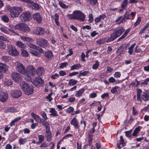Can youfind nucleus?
I'll return each instance as SVG.
<instances>
[{
    "mask_svg": "<svg viewBox=\"0 0 149 149\" xmlns=\"http://www.w3.org/2000/svg\"><path fill=\"white\" fill-rule=\"evenodd\" d=\"M59 4L60 6L63 8H67L68 7V6L66 5L65 4L61 1L59 2Z\"/></svg>",
    "mask_w": 149,
    "mask_h": 149,
    "instance_id": "obj_44",
    "label": "nucleus"
},
{
    "mask_svg": "<svg viewBox=\"0 0 149 149\" xmlns=\"http://www.w3.org/2000/svg\"><path fill=\"white\" fill-rule=\"evenodd\" d=\"M28 3L31 4V6L32 9L35 10H37L39 9V6L38 5L37 3H35L31 0H30Z\"/></svg>",
    "mask_w": 149,
    "mask_h": 149,
    "instance_id": "obj_23",
    "label": "nucleus"
},
{
    "mask_svg": "<svg viewBox=\"0 0 149 149\" xmlns=\"http://www.w3.org/2000/svg\"><path fill=\"white\" fill-rule=\"evenodd\" d=\"M17 29L25 33H29L31 31L29 26L25 24L21 23L15 25V27Z\"/></svg>",
    "mask_w": 149,
    "mask_h": 149,
    "instance_id": "obj_6",
    "label": "nucleus"
},
{
    "mask_svg": "<svg viewBox=\"0 0 149 149\" xmlns=\"http://www.w3.org/2000/svg\"><path fill=\"white\" fill-rule=\"evenodd\" d=\"M20 38L24 41H26L28 42H32L33 41V40L31 38L26 36H21Z\"/></svg>",
    "mask_w": 149,
    "mask_h": 149,
    "instance_id": "obj_25",
    "label": "nucleus"
},
{
    "mask_svg": "<svg viewBox=\"0 0 149 149\" xmlns=\"http://www.w3.org/2000/svg\"><path fill=\"white\" fill-rule=\"evenodd\" d=\"M141 18L140 17H139L138 18L136 21L134 23V27H136L139 24L140 22H141Z\"/></svg>",
    "mask_w": 149,
    "mask_h": 149,
    "instance_id": "obj_51",
    "label": "nucleus"
},
{
    "mask_svg": "<svg viewBox=\"0 0 149 149\" xmlns=\"http://www.w3.org/2000/svg\"><path fill=\"white\" fill-rule=\"evenodd\" d=\"M89 21L90 22H92L93 21V15L91 14H90L89 15Z\"/></svg>",
    "mask_w": 149,
    "mask_h": 149,
    "instance_id": "obj_63",
    "label": "nucleus"
},
{
    "mask_svg": "<svg viewBox=\"0 0 149 149\" xmlns=\"http://www.w3.org/2000/svg\"><path fill=\"white\" fill-rule=\"evenodd\" d=\"M85 91L84 88H82L79 90L76 91V93L75 96L77 97H79L81 96Z\"/></svg>",
    "mask_w": 149,
    "mask_h": 149,
    "instance_id": "obj_31",
    "label": "nucleus"
},
{
    "mask_svg": "<svg viewBox=\"0 0 149 149\" xmlns=\"http://www.w3.org/2000/svg\"><path fill=\"white\" fill-rule=\"evenodd\" d=\"M68 19H77L83 22L84 21L85 16L81 11L75 10L72 14L67 15Z\"/></svg>",
    "mask_w": 149,
    "mask_h": 149,
    "instance_id": "obj_1",
    "label": "nucleus"
},
{
    "mask_svg": "<svg viewBox=\"0 0 149 149\" xmlns=\"http://www.w3.org/2000/svg\"><path fill=\"white\" fill-rule=\"evenodd\" d=\"M8 98V92L6 91H3L0 94V101L1 102L6 101Z\"/></svg>",
    "mask_w": 149,
    "mask_h": 149,
    "instance_id": "obj_12",
    "label": "nucleus"
},
{
    "mask_svg": "<svg viewBox=\"0 0 149 149\" xmlns=\"http://www.w3.org/2000/svg\"><path fill=\"white\" fill-rule=\"evenodd\" d=\"M74 110V109L73 107H69L67 109V112L68 113H70L73 112Z\"/></svg>",
    "mask_w": 149,
    "mask_h": 149,
    "instance_id": "obj_62",
    "label": "nucleus"
},
{
    "mask_svg": "<svg viewBox=\"0 0 149 149\" xmlns=\"http://www.w3.org/2000/svg\"><path fill=\"white\" fill-rule=\"evenodd\" d=\"M119 87L116 86L113 88L111 90V92L113 94H114L118 92L117 89L119 88Z\"/></svg>",
    "mask_w": 149,
    "mask_h": 149,
    "instance_id": "obj_45",
    "label": "nucleus"
},
{
    "mask_svg": "<svg viewBox=\"0 0 149 149\" xmlns=\"http://www.w3.org/2000/svg\"><path fill=\"white\" fill-rule=\"evenodd\" d=\"M37 44L39 46L43 47L46 48L49 47V43L45 39L42 38L36 40Z\"/></svg>",
    "mask_w": 149,
    "mask_h": 149,
    "instance_id": "obj_9",
    "label": "nucleus"
},
{
    "mask_svg": "<svg viewBox=\"0 0 149 149\" xmlns=\"http://www.w3.org/2000/svg\"><path fill=\"white\" fill-rule=\"evenodd\" d=\"M44 136L43 135H39L38 136V139L39 140V142L41 143L44 141Z\"/></svg>",
    "mask_w": 149,
    "mask_h": 149,
    "instance_id": "obj_43",
    "label": "nucleus"
},
{
    "mask_svg": "<svg viewBox=\"0 0 149 149\" xmlns=\"http://www.w3.org/2000/svg\"><path fill=\"white\" fill-rule=\"evenodd\" d=\"M60 68H63L64 67H65L68 65V63L66 62L62 63L60 64Z\"/></svg>",
    "mask_w": 149,
    "mask_h": 149,
    "instance_id": "obj_61",
    "label": "nucleus"
},
{
    "mask_svg": "<svg viewBox=\"0 0 149 149\" xmlns=\"http://www.w3.org/2000/svg\"><path fill=\"white\" fill-rule=\"evenodd\" d=\"M40 114L45 120H47V119L46 114L45 112H41L40 113Z\"/></svg>",
    "mask_w": 149,
    "mask_h": 149,
    "instance_id": "obj_52",
    "label": "nucleus"
},
{
    "mask_svg": "<svg viewBox=\"0 0 149 149\" xmlns=\"http://www.w3.org/2000/svg\"><path fill=\"white\" fill-rule=\"evenodd\" d=\"M30 52L34 56L38 57H40V54L38 52L36 51H35L32 49H31L30 51Z\"/></svg>",
    "mask_w": 149,
    "mask_h": 149,
    "instance_id": "obj_38",
    "label": "nucleus"
},
{
    "mask_svg": "<svg viewBox=\"0 0 149 149\" xmlns=\"http://www.w3.org/2000/svg\"><path fill=\"white\" fill-rule=\"evenodd\" d=\"M23 10L22 7H15L10 11V15L13 18L17 17Z\"/></svg>",
    "mask_w": 149,
    "mask_h": 149,
    "instance_id": "obj_5",
    "label": "nucleus"
},
{
    "mask_svg": "<svg viewBox=\"0 0 149 149\" xmlns=\"http://www.w3.org/2000/svg\"><path fill=\"white\" fill-rule=\"evenodd\" d=\"M20 86L25 94L29 95L33 93L34 90L32 85H30L25 81H23L20 83Z\"/></svg>",
    "mask_w": 149,
    "mask_h": 149,
    "instance_id": "obj_2",
    "label": "nucleus"
},
{
    "mask_svg": "<svg viewBox=\"0 0 149 149\" xmlns=\"http://www.w3.org/2000/svg\"><path fill=\"white\" fill-rule=\"evenodd\" d=\"M44 55L49 60H51L53 57V55L52 51L47 50L44 53Z\"/></svg>",
    "mask_w": 149,
    "mask_h": 149,
    "instance_id": "obj_17",
    "label": "nucleus"
},
{
    "mask_svg": "<svg viewBox=\"0 0 149 149\" xmlns=\"http://www.w3.org/2000/svg\"><path fill=\"white\" fill-rule=\"evenodd\" d=\"M2 20L5 22H7L9 21L8 17L6 15H3L1 18Z\"/></svg>",
    "mask_w": 149,
    "mask_h": 149,
    "instance_id": "obj_46",
    "label": "nucleus"
},
{
    "mask_svg": "<svg viewBox=\"0 0 149 149\" xmlns=\"http://www.w3.org/2000/svg\"><path fill=\"white\" fill-rule=\"evenodd\" d=\"M36 72L38 75L41 76L44 73L45 70L43 68L39 67L37 69Z\"/></svg>",
    "mask_w": 149,
    "mask_h": 149,
    "instance_id": "obj_21",
    "label": "nucleus"
},
{
    "mask_svg": "<svg viewBox=\"0 0 149 149\" xmlns=\"http://www.w3.org/2000/svg\"><path fill=\"white\" fill-rule=\"evenodd\" d=\"M77 80H74L73 79H70L69 81L68 84L70 86H74L77 83Z\"/></svg>",
    "mask_w": 149,
    "mask_h": 149,
    "instance_id": "obj_41",
    "label": "nucleus"
},
{
    "mask_svg": "<svg viewBox=\"0 0 149 149\" xmlns=\"http://www.w3.org/2000/svg\"><path fill=\"white\" fill-rule=\"evenodd\" d=\"M26 141V139H20L19 141V143L21 144H24Z\"/></svg>",
    "mask_w": 149,
    "mask_h": 149,
    "instance_id": "obj_49",
    "label": "nucleus"
},
{
    "mask_svg": "<svg viewBox=\"0 0 149 149\" xmlns=\"http://www.w3.org/2000/svg\"><path fill=\"white\" fill-rule=\"evenodd\" d=\"M30 14L29 12H25L22 13L20 15V19L22 21H28L29 20Z\"/></svg>",
    "mask_w": 149,
    "mask_h": 149,
    "instance_id": "obj_11",
    "label": "nucleus"
},
{
    "mask_svg": "<svg viewBox=\"0 0 149 149\" xmlns=\"http://www.w3.org/2000/svg\"><path fill=\"white\" fill-rule=\"evenodd\" d=\"M111 30H114V31L110 35V37L107 39V42H111L120 36L125 31V29L123 28L120 29L118 30L113 29Z\"/></svg>",
    "mask_w": 149,
    "mask_h": 149,
    "instance_id": "obj_4",
    "label": "nucleus"
},
{
    "mask_svg": "<svg viewBox=\"0 0 149 149\" xmlns=\"http://www.w3.org/2000/svg\"><path fill=\"white\" fill-rule=\"evenodd\" d=\"M126 50V48H123L122 46H120L118 49V52L120 54H124Z\"/></svg>",
    "mask_w": 149,
    "mask_h": 149,
    "instance_id": "obj_37",
    "label": "nucleus"
},
{
    "mask_svg": "<svg viewBox=\"0 0 149 149\" xmlns=\"http://www.w3.org/2000/svg\"><path fill=\"white\" fill-rule=\"evenodd\" d=\"M120 142L119 143H118L117 144V147L119 149L121 148V147L120 146V144L122 146H124L126 144V143L125 142L122 136L121 135L120 136Z\"/></svg>",
    "mask_w": 149,
    "mask_h": 149,
    "instance_id": "obj_22",
    "label": "nucleus"
},
{
    "mask_svg": "<svg viewBox=\"0 0 149 149\" xmlns=\"http://www.w3.org/2000/svg\"><path fill=\"white\" fill-rule=\"evenodd\" d=\"M125 136L127 137L130 138L131 136L132 132L131 131H127L125 132Z\"/></svg>",
    "mask_w": 149,
    "mask_h": 149,
    "instance_id": "obj_54",
    "label": "nucleus"
},
{
    "mask_svg": "<svg viewBox=\"0 0 149 149\" xmlns=\"http://www.w3.org/2000/svg\"><path fill=\"white\" fill-rule=\"evenodd\" d=\"M15 68L19 73L23 74H25L26 68L20 62H17L15 64Z\"/></svg>",
    "mask_w": 149,
    "mask_h": 149,
    "instance_id": "obj_7",
    "label": "nucleus"
},
{
    "mask_svg": "<svg viewBox=\"0 0 149 149\" xmlns=\"http://www.w3.org/2000/svg\"><path fill=\"white\" fill-rule=\"evenodd\" d=\"M16 44L19 47L22 49H25L26 47V46L25 44L22 43L19 41H17Z\"/></svg>",
    "mask_w": 149,
    "mask_h": 149,
    "instance_id": "obj_30",
    "label": "nucleus"
},
{
    "mask_svg": "<svg viewBox=\"0 0 149 149\" xmlns=\"http://www.w3.org/2000/svg\"><path fill=\"white\" fill-rule=\"evenodd\" d=\"M12 79L15 82L19 81L21 79V74L17 72H13L11 75Z\"/></svg>",
    "mask_w": 149,
    "mask_h": 149,
    "instance_id": "obj_14",
    "label": "nucleus"
},
{
    "mask_svg": "<svg viewBox=\"0 0 149 149\" xmlns=\"http://www.w3.org/2000/svg\"><path fill=\"white\" fill-rule=\"evenodd\" d=\"M49 112L51 113L50 115H52L53 117H56L58 116L57 112L54 108H50Z\"/></svg>",
    "mask_w": 149,
    "mask_h": 149,
    "instance_id": "obj_29",
    "label": "nucleus"
},
{
    "mask_svg": "<svg viewBox=\"0 0 149 149\" xmlns=\"http://www.w3.org/2000/svg\"><path fill=\"white\" fill-rule=\"evenodd\" d=\"M10 94L13 97L15 98H18L22 95V93L21 91L19 90H11Z\"/></svg>",
    "mask_w": 149,
    "mask_h": 149,
    "instance_id": "obj_13",
    "label": "nucleus"
},
{
    "mask_svg": "<svg viewBox=\"0 0 149 149\" xmlns=\"http://www.w3.org/2000/svg\"><path fill=\"white\" fill-rule=\"evenodd\" d=\"M52 95V93H51L49 94L46 97V99H48L49 102L51 101L53 99L51 97Z\"/></svg>",
    "mask_w": 149,
    "mask_h": 149,
    "instance_id": "obj_60",
    "label": "nucleus"
},
{
    "mask_svg": "<svg viewBox=\"0 0 149 149\" xmlns=\"http://www.w3.org/2000/svg\"><path fill=\"white\" fill-rule=\"evenodd\" d=\"M35 33L36 34L42 35L44 34V29L41 27H37L35 30H34Z\"/></svg>",
    "mask_w": 149,
    "mask_h": 149,
    "instance_id": "obj_19",
    "label": "nucleus"
},
{
    "mask_svg": "<svg viewBox=\"0 0 149 149\" xmlns=\"http://www.w3.org/2000/svg\"><path fill=\"white\" fill-rule=\"evenodd\" d=\"M6 45L4 42H0V48L2 49H4L6 47Z\"/></svg>",
    "mask_w": 149,
    "mask_h": 149,
    "instance_id": "obj_53",
    "label": "nucleus"
},
{
    "mask_svg": "<svg viewBox=\"0 0 149 149\" xmlns=\"http://www.w3.org/2000/svg\"><path fill=\"white\" fill-rule=\"evenodd\" d=\"M92 132V131L91 130L89 132V134H88V144L89 145H91L92 142V141L93 140V135L92 134H91V132Z\"/></svg>",
    "mask_w": 149,
    "mask_h": 149,
    "instance_id": "obj_35",
    "label": "nucleus"
},
{
    "mask_svg": "<svg viewBox=\"0 0 149 149\" xmlns=\"http://www.w3.org/2000/svg\"><path fill=\"white\" fill-rule=\"evenodd\" d=\"M8 52L9 54L12 56H17L19 54V52L15 48L12 46H9Z\"/></svg>",
    "mask_w": 149,
    "mask_h": 149,
    "instance_id": "obj_10",
    "label": "nucleus"
},
{
    "mask_svg": "<svg viewBox=\"0 0 149 149\" xmlns=\"http://www.w3.org/2000/svg\"><path fill=\"white\" fill-rule=\"evenodd\" d=\"M31 82L37 87L42 86L44 84L43 80L39 77H37L33 78V80H32Z\"/></svg>",
    "mask_w": 149,
    "mask_h": 149,
    "instance_id": "obj_8",
    "label": "nucleus"
},
{
    "mask_svg": "<svg viewBox=\"0 0 149 149\" xmlns=\"http://www.w3.org/2000/svg\"><path fill=\"white\" fill-rule=\"evenodd\" d=\"M21 54L22 56L25 57H27L29 55L28 52L24 49H22Z\"/></svg>",
    "mask_w": 149,
    "mask_h": 149,
    "instance_id": "obj_40",
    "label": "nucleus"
},
{
    "mask_svg": "<svg viewBox=\"0 0 149 149\" xmlns=\"http://www.w3.org/2000/svg\"><path fill=\"white\" fill-rule=\"evenodd\" d=\"M42 124L46 127V131L50 130V126L49 123L47 122L43 121L42 123Z\"/></svg>",
    "mask_w": 149,
    "mask_h": 149,
    "instance_id": "obj_36",
    "label": "nucleus"
},
{
    "mask_svg": "<svg viewBox=\"0 0 149 149\" xmlns=\"http://www.w3.org/2000/svg\"><path fill=\"white\" fill-rule=\"evenodd\" d=\"M33 19L39 23H40L42 20L41 15L39 13H36L34 14L33 16Z\"/></svg>",
    "mask_w": 149,
    "mask_h": 149,
    "instance_id": "obj_15",
    "label": "nucleus"
},
{
    "mask_svg": "<svg viewBox=\"0 0 149 149\" xmlns=\"http://www.w3.org/2000/svg\"><path fill=\"white\" fill-rule=\"evenodd\" d=\"M8 66L6 64L0 63V72H6L8 71Z\"/></svg>",
    "mask_w": 149,
    "mask_h": 149,
    "instance_id": "obj_16",
    "label": "nucleus"
},
{
    "mask_svg": "<svg viewBox=\"0 0 149 149\" xmlns=\"http://www.w3.org/2000/svg\"><path fill=\"white\" fill-rule=\"evenodd\" d=\"M128 3V0H124L121 3V8L124 9Z\"/></svg>",
    "mask_w": 149,
    "mask_h": 149,
    "instance_id": "obj_42",
    "label": "nucleus"
},
{
    "mask_svg": "<svg viewBox=\"0 0 149 149\" xmlns=\"http://www.w3.org/2000/svg\"><path fill=\"white\" fill-rule=\"evenodd\" d=\"M107 39L105 38H102L96 41V42L97 44L99 45H101L104 44L105 42L107 43L109 42H107Z\"/></svg>",
    "mask_w": 149,
    "mask_h": 149,
    "instance_id": "obj_33",
    "label": "nucleus"
},
{
    "mask_svg": "<svg viewBox=\"0 0 149 149\" xmlns=\"http://www.w3.org/2000/svg\"><path fill=\"white\" fill-rule=\"evenodd\" d=\"M96 96H97V94L96 93H92L90 94V95H89V97L91 98H94L96 97Z\"/></svg>",
    "mask_w": 149,
    "mask_h": 149,
    "instance_id": "obj_64",
    "label": "nucleus"
},
{
    "mask_svg": "<svg viewBox=\"0 0 149 149\" xmlns=\"http://www.w3.org/2000/svg\"><path fill=\"white\" fill-rule=\"evenodd\" d=\"M138 46L137 45L135 48V52L136 53H141L142 52V50L140 48H138Z\"/></svg>",
    "mask_w": 149,
    "mask_h": 149,
    "instance_id": "obj_56",
    "label": "nucleus"
},
{
    "mask_svg": "<svg viewBox=\"0 0 149 149\" xmlns=\"http://www.w3.org/2000/svg\"><path fill=\"white\" fill-rule=\"evenodd\" d=\"M70 124L74 126L76 128H78L79 127L78 121L75 118H74L70 121Z\"/></svg>",
    "mask_w": 149,
    "mask_h": 149,
    "instance_id": "obj_20",
    "label": "nucleus"
},
{
    "mask_svg": "<svg viewBox=\"0 0 149 149\" xmlns=\"http://www.w3.org/2000/svg\"><path fill=\"white\" fill-rule=\"evenodd\" d=\"M31 115L32 117L38 123H41L42 122V119L39 116L35 114L33 112H32L31 113Z\"/></svg>",
    "mask_w": 149,
    "mask_h": 149,
    "instance_id": "obj_24",
    "label": "nucleus"
},
{
    "mask_svg": "<svg viewBox=\"0 0 149 149\" xmlns=\"http://www.w3.org/2000/svg\"><path fill=\"white\" fill-rule=\"evenodd\" d=\"M148 27L147 26V24H146V25L144 26L143 28H142L140 30L139 32V34H142L143 33L144 31H145L146 29Z\"/></svg>",
    "mask_w": 149,
    "mask_h": 149,
    "instance_id": "obj_57",
    "label": "nucleus"
},
{
    "mask_svg": "<svg viewBox=\"0 0 149 149\" xmlns=\"http://www.w3.org/2000/svg\"><path fill=\"white\" fill-rule=\"evenodd\" d=\"M141 18L140 17H139L138 18L136 21L134 23V27H136L139 24L140 22H141Z\"/></svg>",
    "mask_w": 149,
    "mask_h": 149,
    "instance_id": "obj_50",
    "label": "nucleus"
},
{
    "mask_svg": "<svg viewBox=\"0 0 149 149\" xmlns=\"http://www.w3.org/2000/svg\"><path fill=\"white\" fill-rule=\"evenodd\" d=\"M45 136L47 138V141L49 142L52 140V137L51 132L49 130L46 131Z\"/></svg>",
    "mask_w": 149,
    "mask_h": 149,
    "instance_id": "obj_18",
    "label": "nucleus"
},
{
    "mask_svg": "<svg viewBox=\"0 0 149 149\" xmlns=\"http://www.w3.org/2000/svg\"><path fill=\"white\" fill-rule=\"evenodd\" d=\"M28 46L30 48L35 49L37 47V46L32 43H29L28 45Z\"/></svg>",
    "mask_w": 149,
    "mask_h": 149,
    "instance_id": "obj_59",
    "label": "nucleus"
},
{
    "mask_svg": "<svg viewBox=\"0 0 149 149\" xmlns=\"http://www.w3.org/2000/svg\"><path fill=\"white\" fill-rule=\"evenodd\" d=\"M106 17V16L104 14H102L100 15L99 17H96L95 19L96 22L98 23L100 22L102 19H103Z\"/></svg>",
    "mask_w": 149,
    "mask_h": 149,
    "instance_id": "obj_28",
    "label": "nucleus"
},
{
    "mask_svg": "<svg viewBox=\"0 0 149 149\" xmlns=\"http://www.w3.org/2000/svg\"><path fill=\"white\" fill-rule=\"evenodd\" d=\"M141 98L144 101H146L149 100V96L147 93L143 92L141 94Z\"/></svg>",
    "mask_w": 149,
    "mask_h": 149,
    "instance_id": "obj_27",
    "label": "nucleus"
},
{
    "mask_svg": "<svg viewBox=\"0 0 149 149\" xmlns=\"http://www.w3.org/2000/svg\"><path fill=\"white\" fill-rule=\"evenodd\" d=\"M25 79L27 81H31L32 79L31 75L34 76L36 75V68L31 65H28L26 68Z\"/></svg>",
    "mask_w": 149,
    "mask_h": 149,
    "instance_id": "obj_3",
    "label": "nucleus"
},
{
    "mask_svg": "<svg viewBox=\"0 0 149 149\" xmlns=\"http://www.w3.org/2000/svg\"><path fill=\"white\" fill-rule=\"evenodd\" d=\"M90 4L93 5H95L97 2V0H88Z\"/></svg>",
    "mask_w": 149,
    "mask_h": 149,
    "instance_id": "obj_55",
    "label": "nucleus"
},
{
    "mask_svg": "<svg viewBox=\"0 0 149 149\" xmlns=\"http://www.w3.org/2000/svg\"><path fill=\"white\" fill-rule=\"evenodd\" d=\"M81 67V65L80 64H78L72 65L71 67V70L74 69H78Z\"/></svg>",
    "mask_w": 149,
    "mask_h": 149,
    "instance_id": "obj_39",
    "label": "nucleus"
},
{
    "mask_svg": "<svg viewBox=\"0 0 149 149\" xmlns=\"http://www.w3.org/2000/svg\"><path fill=\"white\" fill-rule=\"evenodd\" d=\"M108 80L109 83H113L115 82V79L113 77H110L109 79Z\"/></svg>",
    "mask_w": 149,
    "mask_h": 149,
    "instance_id": "obj_58",
    "label": "nucleus"
},
{
    "mask_svg": "<svg viewBox=\"0 0 149 149\" xmlns=\"http://www.w3.org/2000/svg\"><path fill=\"white\" fill-rule=\"evenodd\" d=\"M121 75L120 72H115L113 74L114 77L116 78H119L120 77Z\"/></svg>",
    "mask_w": 149,
    "mask_h": 149,
    "instance_id": "obj_48",
    "label": "nucleus"
},
{
    "mask_svg": "<svg viewBox=\"0 0 149 149\" xmlns=\"http://www.w3.org/2000/svg\"><path fill=\"white\" fill-rule=\"evenodd\" d=\"M3 81L4 84L5 85H10L12 84L13 83L10 79H7L6 78L3 79Z\"/></svg>",
    "mask_w": 149,
    "mask_h": 149,
    "instance_id": "obj_26",
    "label": "nucleus"
},
{
    "mask_svg": "<svg viewBox=\"0 0 149 149\" xmlns=\"http://www.w3.org/2000/svg\"><path fill=\"white\" fill-rule=\"evenodd\" d=\"M1 59L3 61L5 62H9L11 60V57L7 56H2Z\"/></svg>",
    "mask_w": 149,
    "mask_h": 149,
    "instance_id": "obj_34",
    "label": "nucleus"
},
{
    "mask_svg": "<svg viewBox=\"0 0 149 149\" xmlns=\"http://www.w3.org/2000/svg\"><path fill=\"white\" fill-rule=\"evenodd\" d=\"M136 92L137 93V100L141 101V94L142 93V90L139 88H137L136 89Z\"/></svg>",
    "mask_w": 149,
    "mask_h": 149,
    "instance_id": "obj_32",
    "label": "nucleus"
},
{
    "mask_svg": "<svg viewBox=\"0 0 149 149\" xmlns=\"http://www.w3.org/2000/svg\"><path fill=\"white\" fill-rule=\"evenodd\" d=\"M99 65V62L98 61H95V63L92 66V68L93 69H96L98 68Z\"/></svg>",
    "mask_w": 149,
    "mask_h": 149,
    "instance_id": "obj_47",
    "label": "nucleus"
}]
</instances>
